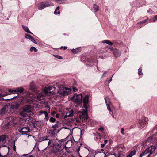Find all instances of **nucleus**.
Returning a JSON list of instances; mask_svg holds the SVG:
<instances>
[{
	"label": "nucleus",
	"mask_w": 157,
	"mask_h": 157,
	"mask_svg": "<svg viewBox=\"0 0 157 157\" xmlns=\"http://www.w3.org/2000/svg\"><path fill=\"white\" fill-rule=\"evenodd\" d=\"M156 148L155 146H151L148 147L140 154L139 157H149L151 155L155 152Z\"/></svg>",
	"instance_id": "f257e3e1"
},
{
	"label": "nucleus",
	"mask_w": 157,
	"mask_h": 157,
	"mask_svg": "<svg viewBox=\"0 0 157 157\" xmlns=\"http://www.w3.org/2000/svg\"><path fill=\"white\" fill-rule=\"evenodd\" d=\"M82 94H75L71 98L72 100L77 104L81 103L82 101Z\"/></svg>",
	"instance_id": "f03ea898"
},
{
	"label": "nucleus",
	"mask_w": 157,
	"mask_h": 157,
	"mask_svg": "<svg viewBox=\"0 0 157 157\" xmlns=\"http://www.w3.org/2000/svg\"><path fill=\"white\" fill-rule=\"evenodd\" d=\"M48 136H43L40 137L39 139V142H42L43 144H47L46 148L51 147V145H50L51 144V140L48 138Z\"/></svg>",
	"instance_id": "7ed1b4c3"
},
{
	"label": "nucleus",
	"mask_w": 157,
	"mask_h": 157,
	"mask_svg": "<svg viewBox=\"0 0 157 157\" xmlns=\"http://www.w3.org/2000/svg\"><path fill=\"white\" fill-rule=\"evenodd\" d=\"M53 6L52 2H49L46 1L42 2L38 5V9L39 10H42L46 7Z\"/></svg>",
	"instance_id": "20e7f679"
},
{
	"label": "nucleus",
	"mask_w": 157,
	"mask_h": 157,
	"mask_svg": "<svg viewBox=\"0 0 157 157\" xmlns=\"http://www.w3.org/2000/svg\"><path fill=\"white\" fill-rule=\"evenodd\" d=\"M71 90L70 89L65 87H63L62 89L59 90V94L62 96L67 95L70 93Z\"/></svg>",
	"instance_id": "39448f33"
},
{
	"label": "nucleus",
	"mask_w": 157,
	"mask_h": 157,
	"mask_svg": "<svg viewBox=\"0 0 157 157\" xmlns=\"http://www.w3.org/2000/svg\"><path fill=\"white\" fill-rule=\"evenodd\" d=\"M19 132L22 135H28L27 133L30 132V130L29 127L26 126L22 128H19L18 129Z\"/></svg>",
	"instance_id": "423d86ee"
},
{
	"label": "nucleus",
	"mask_w": 157,
	"mask_h": 157,
	"mask_svg": "<svg viewBox=\"0 0 157 157\" xmlns=\"http://www.w3.org/2000/svg\"><path fill=\"white\" fill-rule=\"evenodd\" d=\"M33 110V106L30 105H27L24 106L22 108L23 112L29 113L32 112Z\"/></svg>",
	"instance_id": "0eeeda50"
},
{
	"label": "nucleus",
	"mask_w": 157,
	"mask_h": 157,
	"mask_svg": "<svg viewBox=\"0 0 157 157\" xmlns=\"http://www.w3.org/2000/svg\"><path fill=\"white\" fill-rule=\"evenodd\" d=\"M62 150L61 147H55L52 150V153L55 155L59 157L61 155Z\"/></svg>",
	"instance_id": "6e6552de"
},
{
	"label": "nucleus",
	"mask_w": 157,
	"mask_h": 157,
	"mask_svg": "<svg viewBox=\"0 0 157 157\" xmlns=\"http://www.w3.org/2000/svg\"><path fill=\"white\" fill-rule=\"evenodd\" d=\"M105 101L107 108L109 111L110 112L111 111L110 106L112 105V103L111 102L110 99L108 97H105Z\"/></svg>",
	"instance_id": "1a4fd4ad"
},
{
	"label": "nucleus",
	"mask_w": 157,
	"mask_h": 157,
	"mask_svg": "<svg viewBox=\"0 0 157 157\" xmlns=\"http://www.w3.org/2000/svg\"><path fill=\"white\" fill-rule=\"evenodd\" d=\"M30 89L35 92H37L39 91V88L36 86L33 82H32L30 85Z\"/></svg>",
	"instance_id": "9d476101"
},
{
	"label": "nucleus",
	"mask_w": 157,
	"mask_h": 157,
	"mask_svg": "<svg viewBox=\"0 0 157 157\" xmlns=\"http://www.w3.org/2000/svg\"><path fill=\"white\" fill-rule=\"evenodd\" d=\"M89 97V96L88 95H86L83 98V101L84 105L83 107L84 108L87 107L86 105L88 102Z\"/></svg>",
	"instance_id": "9b49d317"
},
{
	"label": "nucleus",
	"mask_w": 157,
	"mask_h": 157,
	"mask_svg": "<svg viewBox=\"0 0 157 157\" xmlns=\"http://www.w3.org/2000/svg\"><path fill=\"white\" fill-rule=\"evenodd\" d=\"M8 138L7 136L5 135H2L0 136V143L2 142L3 143H5L7 141V139Z\"/></svg>",
	"instance_id": "f8f14e48"
},
{
	"label": "nucleus",
	"mask_w": 157,
	"mask_h": 157,
	"mask_svg": "<svg viewBox=\"0 0 157 157\" xmlns=\"http://www.w3.org/2000/svg\"><path fill=\"white\" fill-rule=\"evenodd\" d=\"M114 55L116 58H117L120 56L121 54V51L117 49H115L113 52Z\"/></svg>",
	"instance_id": "ddd939ff"
},
{
	"label": "nucleus",
	"mask_w": 157,
	"mask_h": 157,
	"mask_svg": "<svg viewBox=\"0 0 157 157\" xmlns=\"http://www.w3.org/2000/svg\"><path fill=\"white\" fill-rule=\"evenodd\" d=\"M147 124V122L144 120H140L139 121V125L138 127L141 128L144 127Z\"/></svg>",
	"instance_id": "4468645a"
},
{
	"label": "nucleus",
	"mask_w": 157,
	"mask_h": 157,
	"mask_svg": "<svg viewBox=\"0 0 157 157\" xmlns=\"http://www.w3.org/2000/svg\"><path fill=\"white\" fill-rule=\"evenodd\" d=\"M45 95V94L43 92L39 93L37 96V98L39 100L43 99Z\"/></svg>",
	"instance_id": "2eb2a0df"
},
{
	"label": "nucleus",
	"mask_w": 157,
	"mask_h": 157,
	"mask_svg": "<svg viewBox=\"0 0 157 157\" xmlns=\"http://www.w3.org/2000/svg\"><path fill=\"white\" fill-rule=\"evenodd\" d=\"M48 133L50 135L51 137H54L56 136V134L55 133V130H48Z\"/></svg>",
	"instance_id": "dca6fc26"
},
{
	"label": "nucleus",
	"mask_w": 157,
	"mask_h": 157,
	"mask_svg": "<svg viewBox=\"0 0 157 157\" xmlns=\"http://www.w3.org/2000/svg\"><path fill=\"white\" fill-rule=\"evenodd\" d=\"M82 116V118H84V120L87 119L88 118L87 112L86 111H82V112H80Z\"/></svg>",
	"instance_id": "f3484780"
},
{
	"label": "nucleus",
	"mask_w": 157,
	"mask_h": 157,
	"mask_svg": "<svg viewBox=\"0 0 157 157\" xmlns=\"http://www.w3.org/2000/svg\"><path fill=\"white\" fill-rule=\"evenodd\" d=\"M24 89L22 87H17L14 90V92L21 93L23 92Z\"/></svg>",
	"instance_id": "a211bd4d"
},
{
	"label": "nucleus",
	"mask_w": 157,
	"mask_h": 157,
	"mask_svg": "<svg viewBox=\"0 0 157 157\" xmlns=\"http://www.w3.org/2000/svg\"><path fill=\"white\" fill-rule=\"evenodd\" d=\"M73 110H71L69 112H67L65 116V117H67L72 116H73Z\"/></svg>",
	"instance_id": "6ab92c4d"
},
{
	"label": "nucleus",
	"mask_w": 157,
	"mask_h": 157,
	"mask_svg": "<svg viewBox=\"0 0 157 157\" xmlns=\"http://www.w3.org/2000/svg\"><path fill=\"white\" fill-rule=\"evenodd\" d=\"M7 106L6 105L4 106L2 109L1 110V113L2 114H4L7 111Z\"/></svg>",
	"instance_id": "aec40b11"
},
{
	"label": "nucleus",
	"mask_w": 157,
	"mask_h": 157,
	"mask_svg": "<svg viewBox=\"0 0 157 157\" xmlns=\"http://www.w3.org/2000/svg\"><path fill=\"white\" fill-rule=\"evenodd\" d=\"M22 27L25 31L31 34H33V33L29 30L28 28L27 27L22 25Z\"/></svg>",
	"instance_id": "412c9836"
},
{
	"label": "nucleus",
	"mask_w": 157,
	"mask_h": 157,
	"mask_svg": "<svg viewBox=\"0 0 157 157\" xmlns=\"http://www.w3.org/2000/svg\"><path fill=\"white\" fill-rule=\"evenodd\" d=\"M59 126V121H57V123H56L54 125H53L52 128H53V130H56V128H58Z\"/></svg>",
	"instance_id": "4be33fe9"
},
{
	"label": "nucleus",
	"mask_w": 157,
	"mask_h": 157,
	"mask_svg": "<svg viewBox=\"0 0 157 157\" xmlns=\"http://www.w3.org/2000/svg\"><path fill=\"white\" fill-rule=\"evenodd\" d=\"M55 89V87L53 86H49L48 87H45L44 89V91H47L46 90L47 89H48V90L50 91H51V90H53V89H54L53 90H54Z\"/></svg>",
	"instance_id": "5701e85b"
},
{
	"label": "nucleus",
	"mask_w": 157,
	"mask_h": 157,
	"mask_svg": "<svg viewBox=\"0 0 157 157\" xmlns=\"http://www.w3.org/2000/svg\"><path fill=\"white\" fill-rule=\"evenodd\" d=\"M136 153V151L135 150H133L131 151L126 157H132L133 156L135 155Z\"/></svg>",
	"instance_id": "b1692460"
},
{
	"label": "nucleus",
	"mask_w": 157,
	"mask_h": 157,
	"mask_svg": "<svg viewBox=\"0 0 157 157\" xmlns=\"http://www.w3.org/2000/svg\"><path fill=\"white\" fill-rule=\"evenodd\" d=\"M103 43H106L107 44L109 45H112L113 44V43L111 42L110 41L108 40H106L102 42Z\"/></svg>",
	"instance_id": "393cba45"
},
{
	"label": "nucleus",
	"mask_w": 157,
	"mask_h": 157,
	"mask_svg": "<svg viewBox=\"0 0 157 157\" xmlns=\"http://www.w3.org/2000/svg\"><path fill=\"white\" fill-rule=\"evenodd\" d=\"M19 105V104H17V103H15L14 105H13V106H12L11 108L12 109L17 110L18 109Z\"/></svg>",
	"instance_id": "a878e982"
},
{
	"label": "nucleus",
	"mask_w": 157,
	"mask_h": 157,
	"mask_svg": "<svg viewBox=\"0 0 157 157\" xmlns=\"http://www.w3.org/2000/svg\"><path fill=\"white\" fill-rule=\"evenodd\" d=\"M10 122H8L4 125V127L5 129H8L10 127Z\"/></svg>",
	"instance_id": "bb28decb"
},
{
	"label": "nucleus",
	"mask_w": 157,
	"mask_h": 157,
	"mask_svg": "<svg viewBox=\"0 0 157 157\" xmlns=\"http://www.w3.org/2000/svg\"><path fill=\"white\" fill-rule=\"evenodd\" d=\"M30 51L31 52L34 51L35 52H36L37 51V49L34 47H31L30 49Z\"/></svg>",
	"instance_id": "cd10ccee"
},
{
	"label": "nucleus",
	"mask_w": 157,
	"mask_h": 157,
	"mask_svg": "<svg viewBox=\"0 0 157 157\" xmlns=\"http://www.w3.org/2000/svg\"><path fill=\"white\" fill-rule=\"evenodd\" d=\"M29 126L32 127L33 129H34V128H36V123L34 122H33L31 124H30Z\"/></svg>",
	"instance_id": "c85d7f7f"
},
{
	"label": "nucleus",
	"mask_w": 157,
	"mask_h": 157,
	"mask_svg": "<svg viewBox=\"0 0 157 157\" xmlns=\"http://www.w3.org/2000/svg\"><path fill=\"white\" fill-rule=\"evenodd\" d=\"M93 8L94 9L95 12H97L98 10V7L96 4H94L93 6Z\"/></svg>",
	"instance_id": "c756f323"
},
{
	"label": "nucleus",
	"mask_w": 157,
	"mask_h": 157,
	"mask_svg": "<svg viewBox=\"0 0 157 157\" xmlns=\"http://www.w3.org/2000/svg\"><path fill=\"white\" fill-rule=\"evenodd\" d=\"M49 121L51 122H55L56 121V119L53 117H51L49 119Z\"/></svg>",
	"instance_id": "7c9ffc66"
},
{
	"label": "nucleus",
	"mask_w": 157,
	"mask_h": 157,
	"mask_svg": "<svg viewBox=\"0 0 157 157\" xmlns=\"http://www.w3.org/2000/svg\"><path fill=\"white\" fill-rule=\"evenodd\" d=\"M142 67H140L139 69H138V75H141L143 73L142 72Z\"/></svg>",
	"instance_id": "2f4dec72"
},
{
	"label": "nucleus",
	"mask_w": 157,
	"mask_h": 157,
	"mask_svg": "<svg viewBox=\"0 0 157 157\" xmlns=\"http://www.w3.org/2000/svg\"><path fill=\"white\" fill-rule=\"evenodd\" d=\"M78 115L80 119H82V120L83 121V120H84V118H82V116L81 113H78Z\"/></svg>",
	"instance_id": "473e14b6"
},
{
	"label": "nucleus",
	"mask_w": 157,
	"mask_h": 157,
	"mask_svg": "<svg viewBox=\"0 0 157 157\" xmlns=\"http://www.w3.org/2000/svg\"><path fill=\"white\" fill-rule=\"evenodd\" d=\"M45 119H46L47 121H48L49 118V117L48 116V115L47 112L45 114Z\"/></svg>",
	"instance_id": "72a5a7b5"
},
{
	"label": "nucleus",
	"mask_w": 157,
	"mask_h": 157,
	"mask_svg": "<svg viewBox=\"0 0 157 157\" xmlns=\"http://www.w3.org/2000/svg\"><path fill=\"white\" fill-rule=\"evenodd\" d=\"M56 1L57 3L60 4L63 3L64 2V0H56Z\"/></svg>",
	"instance_id": "f704fd0d"
},
{
	"label": "nucleus",
	"mask_w": 157,
	"mask_h": 157,
	"mask_svg": "<svg viewBox=\"0 0 157 157\" xmlns=\"http://www.w3.org/2000/svg\"><path fill=\"white\" fill-rule=\"evenodd\" d=\"M79 48L80 49L81 48L80 47L76 49H73L72 51V52H73V53H77L78 52V51H77V50H78Z\"/></svg>",
	"instance_id": "c9c22d12"
},
{
	"label": "nucleus",
	"mask_w": 157,
	"mask_h": 157,
	"mask_svg": "<svg viewBox=\"0 0 157 157\" xmlns=\"http://www.w3.org/2000/svg\"><path fill=\"white\" fill-rule=\"evenodd\" d=\"M25 36L26 39H29V40H30L32 37L30 35H28L27 34H25Z\"/></svg>",
	"instance_id": "e433bc0d"
},
{
	"label": "nucleus",
	"mask_w": 157,
	"mask_h": 157,
	"mask_svg": "<svg viewBox=\"0 0 157 157\" xmlns=\"http://www.w3.org/2000/svg\"><path fill=\"white\" fill-rule=\"evenodd\" d=\"M47 112L46 111H40L39 113V115H41L43 114H45Z\"/></svg>",
	"instance_id": "4c0bfd02"
},
{
	"label": "nucleus",
	"mask_w": 157,
	"mask_h": 157,
	"mask_svg": "<svg viewBox=\"0 0 157 157\" xmlns=\"http://www.w3.org/2000/svg\"><path fill=\"white\" fill-rule=\"evenodd\" d=\"M32 42L34 43L35 44H36L37 42L36 41L33 39V38L32 37L30 40Z\"/></svg>",
	"instance_id": "58836bf2"
},
{
	"label": "nucleus",
	"mask_w": 157,
	"mask_h": 157,
	"mask_svg": "<svg viewBox=\"0 0 157 157\" xmlns=\"http://www.w3.org/2000/svg\"><path fill=\"white\" fill-rule=\"evenodd\" d=\"M124 128H121V133L123 135H124L125 134V133L124 132Z\"/></svg>",
	"instance_id": "ea45409f"
},
{
	"label": "nucleus",
	"mask_w": 157,
	"mask_h": 157,
	"mask_svg": "<svg viewBox=\"0 0 157 157\" xmlns=\"http://www.w3.org/2000/svg\"><path fill=\"white\" fill-rule=\"evenodd\" d=\"M56 140L58 141H60V142H59V143H61L62 142H63L64 141H66L65 139H61L60 140H58L57 139H56Z\"/></svg>",
	"instance_id": "a19ab883"
},
{
	"label": "nucleus",
	"mask_w": 157,
	"mask_h": 157,
	"mask_svg": "<svg viewBox=\"0 0 157 157\" xmlns=\"http://www.w3.org/2000/svg\"><path fill=\"white\" fill-rule=\"evenodd\" d=\"M8 152L7 154L5 155L4 156H2V155L1 156V157H8V156L9 155V154H8V153L9 152V147H8Z\"/></svg>",
	"instance_id": "79ce46f5"
},
{
	"label": "nucleus",
	"mask_w": 157,
	"mask_h": 157,
	"mask_svg": "<svg viewBox=\"0 0 157 157\" xmlns=\"http://www.w3.org/2000/svg\"><path fill=\"white\" fill-rule=\"evenodd\" d=\"M55 57H56L58 59H62V57L61 56H59L58 55H56L55 56Z\"/></svg>",
	"instance_id": "37998d69"
},
{
	"label": "nucleus",
	"mask_w": 157,
	"mask_h": 157,
	"mask_svg": "<svg viewBox=\"0 0 157 157\" xmlns=\"http://www.w3.org/2000/svg\"><path fill=\"white\" fill-rule=\"evenodd\" d=\"M57 10H55L54 13L55 14L57 15V14H60V12L59 11H58L57 12L56 11Z\"/></svg>",
	"instance_id": "c03bdc74"
},
{
	"label": "nucleus",
	"mask_w": 157,
	"mask_h": 157,
	"mask_svg": "<svg viewBox=\"0 0 157 157\" xmlns=\"http://www.w3.org/2000/svg\"><path fill=\"white\" fill-rule=\"evenodd\" d=\"M112 77L111 78L110 80L109 81V80H106V81L105 82V84H106V83H107L108 84H109V83H110V82L112 81Z\"/></svg>",
	"instance_id": "a18cd8bd"
},
{
	"label": "nucleus",
	"mask_w": 157,
	"mask_h": 157,
	"mask_svg": "<svg viewBox=\"0 0 157 157\" xmlns=\"http://www.w3.org/2000/svg\"><path fill=\"white\" fill-rule=\"evenodd\" d=\"M46 91H44V93L46 95V94H48V93H51V91H50L48 90V89H47V90H46Z\"/></svg>",
	"instance_id": "49530a36"
},
{
	"label": "nucleus",
	"mask_w": 157,
	"mask_h": 157,
	"mask_svg": "<svg viewBox=\"0 0 157 157\" xmlns=\"http://www.w3.org/2000/svg\"><path fill=\"white\" fill-rule=\"evenodd\" d=\"M156 21H157V15L155 16L154 17L153 19V22H155Z\"/></svg>",
	"instance_id": "de8ad7c7"
},
{
	"label": "nucleus",
	"mask_w": 157,
	"mask_h": 157,
	"mask_svg": "<svg viewBox=\"0 0 157 157\" xmlns=\"http://www.w3.org/2000/svg\"><path fill=\"white\" fill-rule=\"evenodd\" d=\"M73 91L74 92H76L78 90L75 87H73L72 88Z\"/></svg>",
	"instance_id": "09e8293b"
},
{
	"label": "nucleus",
	"mask_w": 157,
	"mask_h": 157,
	"mask_svg": "<svg viewBox=\"0 0 157 157\" xmlns=\"http://www.w3.org/2000/svg\"><path fill=\"white\" fill-rule=\"evenodd\" d=\"M8 91L9 92H15L14 90H13L11 89H8Z\"/></svg>",
	"instance_id": "8fccbe9b"
},
{
	"label": "nucleus",
	"mask_w": 157,
	"mask_h": 157,
	"mask_svg": "<svg viewBox=\"0 0 157 157\" xmlns=\"http://www.w3.org/2000/svg\"><path fill=\"white\" fill-rule=\"evenodd\" d=\"M104 130V128L102 127H100L99 129L98 130L99 131H101V132L103 131Z\"/></svg>",
	"instance_id": "3c124183"
},
{
	"label": "nucleus",
	"mask_w": 157,
	"mask_h": 157,
	"mask_svg": "<svg viewBox=\"0 0 157 157\" xmlns=\"http://www.w3.org/2000/svg\"><path fill=\"white\" fill-rule=\"evenodd\" d=\"M147 19H146V20H145L143 21H142L140 22V23H145L147 22Z\"/></svg>",
	"instance_id": "603ef678"
},
{
	"label": "nucleus",
	"mask_w": 157,
	"mask_h": 157,
	"mask_svg": "<svg viewBox=\"0 0 157 157\" xmlns=\"http://www.w3.org/2000/svg\"><path fill=\"white\" fill-rule=\"evenodd\" d=\"M56 113V112L55 111H53L51 112V114L52 116H53Z\"/></svg>",
	"instance_id": "864d4df0"
},
{
	"label": "nucleus",
	"mask_w": 157,
	"mask_h": 157,
	"mask_svg": "<svg viewBox=\"0 0 157 157\" xmlns=\"http://www.w3.org/2000/svg\"><path fill=\"white\" fill-rule=\"evenodd\" d=\"M6 95L3 94V95H2L0 94V100L2 99V97L5 96Z\"/></svg>",
	"instance_id": "5fc2aeb1"
},
{
	"label": "nucleus",
	"mask_w": 157,
	"mask_h": 157,
	"mask_svg": "<svg viewBox=\"0 0 157 157\" xmlns=\"http://www.w3.org/2000/svg\"><path fill=\"white\" fill-rule=\"evenodd\" d=\"M62 48H63L64 50H65L67 48V47L65 46V47H61L60 49H62Z\"/></svg>",
	"instance_id": "6e6d98bb"
},
{
	"label": "nucleus",
	"mask_w": 157,
	"mask_h": 157,
	"mask_svg": "<svg viewBox=\"0 0 157 157\" xmlns=\"http://www.w3.org/2000/svg\"><path fill=\"white\" fill-rule=\"evenodd\" d=\"M100 151H97L98 153H101V152H103L104 151V149L103 148H101V149Z\"/></svg>",
	"instance_id": "4d7b16f0"
},
{
	"label": "nucleus",
	"mask_w": 157,
	"mask_h": 157,
	"mask_svg": "<svg viewBox=\"0 0 157 157\" xmlns=\"http://www.w3.org/2000/svg\"><path fill=\"white\" fill-rule=\"evenodd\" d=\"M101 147L103 148V147H104L105 145L104 144H101Z\"/></svg>",
	"instance_id": "13d9d810"
},
{
	"label": "nucleus",
	"mask_w": 157,
	"mask_h": 157,
	"mask_svg": "<svg viewBox=\"0 0 157 157\" xmlns=\"http://www.w3.org/2000/svg\"><path fill=\"white\" fill-rule=\"evenodd\" d=\"M56 117L57 118H59V115L58 114H56Z\"/></svg>",
	"instance_id": "bf43d9fd"
},
{
	"label": "nucleus",
	"mask_w": 157,
	"mask_h": 157,
	"mask_svg": "<svg viewBox=\"0 0 157 157\" xmlns=\"http://www.w3.org/2000/svg\"><path fill=\"white\" fill-rule=\"evenodd\" d=\"M108 142V140H105L104 141V144L105 145Z\"/></svg>",
	"instance_id": "052dcab7"
},
{
	"label": "nucleus",
	"mask_w": 157,
	"mask_h": 157,
	"mask_svg": "<svg viewBox=\"0 0 157 157\" xmlns=\"http://www.w3.org/2000/svg\"><path fill=\"white\" fill-rule=\"evenodd\" d=\"M109 49H110L111 50H113V48L112 47H110Z\"/></svg>",
	"instance_id": "680f3d73"
},
{
	"label": "nucleus",
	"mask_w": 157,
	"mask_h": 157,
	"mask_svg": "<svg viewBox=\"0 0 157 157\" xmlns=\"http://www.w3.org/2000/svg\"><path fill=\"white\" fill-rule=\"evenodd\" d=\"M59 6H58L56 7V10H59Z\"/></svg>",
	"instance_id": "e2e57ef3"
},
{
	"label": "nucleus",
	"mask_w": 157,
	"mask_h": 157,
	"mask_svg": "<svg viewBox=\"0 0 157 157\" xmlns=\"http://www.w3.org/2000/svg\"><path fill=\"white\" fill-rule=\"evenodd\" d=\"M8 157H12V156L11 155L9 154Z\"/></svg>",
	"instance_id": "0e129e2a"
},
{
	"label": "nucleus",
	"mask_w": 157,
	"mask_h": 157,
	"mask_svg": "<svg viewBox=\"0 0 157 157\" xmlns=\"http://www.w3.org/2000/svg\"><path fill=\"white\" fill-rule=\"evenodd\" d=\"M63 128H64L65 129H69V128L67 127H64Z\"/></svg>",
	"instance_id": "69168bd1"
},
{
	"label": "nucleus",
	"mask_w": 157,
	"mask_h": 157,
	"mask_svg": "<svg viewBox=\"0 0 157 157\" xmlns=\"http://www.w3.org/2000/svg\"><path fill=\"white\" fill-rule=\"evenodd\" d=\"M21 116H23V117H25V116L24 115H22V113H21Z\"/></svg>",
	"instance_id": "338daca9"
},
{
	"label": "nucleus",
	"mask_w": 157,
	"mask_h": 157,
	"mask_svg": "<svg viewBox=\"0 0 157 157\" xmlns=\"http://www.w3.org/2000/svg\"><path fill=\"white\" fill-rule=\"evenodd\" d=\"M105 75H106V73H105H105H103V74L102 76H104Z\"/></svg>",
	"instance_id": "774afa93"
}]
</instances>
